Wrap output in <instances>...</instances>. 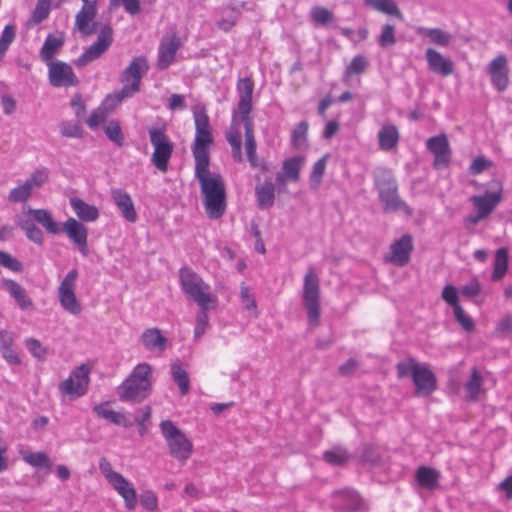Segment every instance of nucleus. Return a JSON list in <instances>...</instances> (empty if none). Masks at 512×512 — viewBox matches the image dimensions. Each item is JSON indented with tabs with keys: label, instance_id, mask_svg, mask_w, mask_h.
Returning a JSON list of instances; mask_svg holds the SVG:
<instances>
[{
	"label": "nucleus",
	"instance_id": "obj_1",
	"mask_svg": "<svg viewBox=\"0 0 512 512\" xmlns=\"http://www.w3.org/2000/svg\"><path fill=\"white\" fill-rule=\"evenodd\" d=\"M209 164H195V177L200 184L203 204L211 219H219L226 211V190L220 174L211 173Z\"/></svg>",
	"mask_w": 512,
	"mask_h": 512
},
{
	"label": "nucleus",
	"instance_id": "obj_2",
	"mask_svg": "<svg viewBox=\"0 0 512 512\" xmlns=\"http://www.w3.org/2000/svg\"><path fill=\"white\" fill-rule=\"evenodd\" d=\"M152 367L140 363L134 367L129 377L117 388L119 399L124 402L140 403L152 390Z\"/></svg>",
	"mask_w": 512,
	"mask_h": 512
},
{
	"label": "nucleus",
	"instance_id": "obj_3",
	"mask_svg": "<svg viewBox=\"0 0 512 512\" xmlns=\"http://www.w3.org/2000/svg\"><path fill=\"white\" fill-rule=\"evenodd\" d=\"M195 123V139L192 145V153L195 164L210 162L209 147L213 144L212 128L209 116L204 106L193 107Z\"/></svg>",
	"mask_w": 512,
	"mask_h": 512
},
{
	"label": "nucleus",
	"instance_id": "obj_4",
	"mask_svg": "<svg viewBox=\"0 0 512 512\" xmlns=\"http://www.w3.org/2000/svg\"><path fill=\"white\" fill-rule=\"evenodd\" d=\"M179 279L181 288L187 298L193 300L199 307L211 304L217 305V298L211 294L210 285L191 268H181Z\"/></svg>",
	"mask_w": 512,
	"mask_h": 512
},
{
	"label": "nucleus",
	"instance_id": "obj_5",
	"mask_svg": "<svg viewBox=\"0 0 512 512\" xmlns=\"http://www.w3.org/2000/svg\"><path fill=\"white\" fill-rule=\"evenodd\" d=\"M253 90L254 84L251 79L242 78L238 81L239 102L236 112L240 115L241 122L243 123L245 135L247 136V149L251 156H253L255 148L254 123L250 117Z\"/></svg>",
	"mask_w": 512,
	"mask_h": 512
},
{
	"label": "nucleus",
	"instance_id": "obj_6",
	"mask_svg": "<svg viewBox=\"0 0 512 512\" xmlns=\"http://www.w3.org/2000/svg\"><path fill=\"white\" fill-rule=\"evenodd\" d=\"M148 69L149 65L146 58H134L121 74L120 81L123 84L122 89L113 96H108L106 103L115 100V104H119L123 99L137 93L140 90L141 78Z\"/></svg>",
	"mask_w": 512,
	"mask_h": 512
},
{
	"label": "nucleus",
	"instance_id": "obj_7",
	"mask_svg": "<svg viewBox=\"0 0 512 512\" xmlns=\"http://www.w3.org/2000/svg\"><path fill=\"white\" fill-rule=\"evenodd\" d=\"M159 426L170 456L185 463L193 453L190 439L171 420H164Z\"/></svg>",
	"mask_w": 512,
	"mask_h": 512
},
{
	"label": "nucleus",
	"instance_id": "obj_8",
	"mask_svg": "<svg viewBox=\"0 0 512 512\" xmlns=\"http://www.w3.org/2000/svg\"><path fill=\"white\" fill-rule=\"evenodd\" d=\"M375 184L386 212L403 211L406 215L412 214L411 208L399 197L397 182L390 173L384 172L378 176Z\"/></svg>",
	"mask_w": 512,
	"mask_h": 512
},
{
	"label": "nucleus",
	"instance_id": "obj_9",
	"mask_svg": "<svg viewBox=\"0 0 512 512\" xmlns=\"http://www.w3.org/2000/svg\"><path fill=\"white\" fill-rule=\"evenodd\" d=\"M302 297L309 324L317 326L320 318V281L313 267L308 268L304 276Z\"/></svg>",
	"mask_w": 512,
	"mask_h": 512
},
{
	"label": "nucleus",
	"instance_id": "obj_10",
	"mask_svg": "<svg viewBox=\"0 0 512 512\" xmlns=\"http://www.w3.org/2000/svg\"><path fill=\"white\" fill-rule=\"evenodd\" d=\"M99 469L110 486L123 498L126 509L134 510L137 505V493L129 480L114 471L106 458L100 459Z\"/></svg>",
	"mask_w": 512,
	"mask_h": 512
},
{
	"label": "nucleus",
	"instance_id": "obj_11",
	"mask_svg": "<svg viewBox=\"0 0 512 512\" xmlns=\"http://www.w3.org/2000/svg\"><path fill=\"white\" fill-rule=\"evenodd\" d=\"M148 133L150 142L154 147L151 161L159 171L166 172L173 153V144L165 134L164 129L151 127L148 129Z\"/></svg>",
	"mask_w": 512,
	"mask_h": 512
},
{
	"label": "nucleus",
	"instance_id": "obj_12",
	"mask_svg": "<svg viewBox=\"0 0 512 512\" xmlns=\"http://www.w3.org/2000/svg\"><path fill=\"white\" fill-rule=\"evenodd\" d=\"M90 369L87 365L82 364L75 368L69 375V377L59 384V392L63 397H67L69 400H75L83 396L89 386Z\"/></svg>",
	"mask_w": 512,
	"mask_h": 512
},
{
	"label": "nucleus",
	"instance_id": "obj_13",
	"mask_svg": "<svg viewBox=\"0 0 512 512\" xmlns=\"http://www.w3.org/2000/svg\"><path fill=\"white\" fill-rule=\"evenodd\" d=\"M77 277V270L72 269L58 287V299L61 307L74 316L79 315L82 311L81 304L75 294Z\"/></svg>",
	"mask_w": 512,
	"mask_h": 512
},
{
	"label": "nucleus",
	"instance_id": "obj_14",
	"mask_svg": "<svg viewBox=\"0 0 512 512\" xmlns=\"http://www.w3.org/2000/svg\"><path fill=\"white\" fill-rule=\"evenodd\" d=\"M113 42V30L109 25H104L99 31L97 41L89 46L77 59L78 66H85L88 63L98 59Z\"/></svg>",
	"mask_w": 512,
	"mask_h": 512
},
{
	"label": "nucleus",
	"instance_id": "obj_15",
	"mask_svg": "<svg viewBox=\"0 0 512 512\" xmlns=\"http://www.w3.org/2000/svg\"><path fill=\"white\" fill-rule=\"evenodd\" d=\"M48 78L53 87H69L78 84V79L72 67L60 60L47 63Z\"/></svg>",
	"mask_w": 512,
	"mask_h": 512
},
{
	"label": "nucleus",
	"instance_id": "obj_16",
	"mask_svg": "<svg viewBox=\"0 0 512 512\" xmlns=\"http://www.w3.org/2000/svg\"><path fill=\"white\" fill-rule=\"evenodd\" d=\"M63 230L67 237L74 243L78 250L86 256L88 254L87 237L88 230L84 224L74 218H68L63 224Z\"/></svg>",
	"mask_w": 512,
	"mask_h": 512
},
{
	"label": "nucleus",
	"instance_id": "obj_17",
	"mask_svg": "<svg viewBox=\"0 0 512 512\" xmlns=\"http://www.w3.org/2000/svg\"><path fill=\"white\" fill-rule=\"evenodd\" d=\"M181 46L180 38L176 33L170 36H164L160 42L158 50L157 66L164 70L174 61L176 52Z\"/></svg>",
	"mask_w": 512,
	"mask_h": 512
},
{
	"label": "nucleus",
	"instance_id": "obj_18",
	"mask_svg": "<svg viewBox=\"0 0 512 512\" xmlns=\"http://www.w3.org/2000/svg\"><path fill=\"white\" fill-rule=\"evenodd\" d=\"M412 380L415 385V393L418 396H429L436 390V377L426 365H420V367L414 371Z\"/></svg>",
	"mask_w": 512,
	"mask_h": 512
},
{
	"label": "nucleus",
	"instance_id": "obj_19",
	"mask_svg": "<svg viewBox=\"0 0 512 512\" xmlns=\"http://www.w3.org/2000/svg\"><path fill=\"white\" fill-rule=\"evenodd\" d=\"M427 148L434 154V166H447L451 159V149L445 134L428 139Z\"/></svg>",
	"mask_w": 512,
	"mask_h": 512
},
{
	"label": "nucleus",
	"instance_id": "obj_20",
	"mask_svg": "<svg viewBox=\"0 0 512 512\" xmlns=\"http://www.w3.org/2000/svg\"><path fill=\"white\" fill-rule=\"evenodd\" d=\"M412 250V237L404 235L391 245L388 260L396 266H405L410 260Z\"/></svg>",
	"mask_w": 512,
	"mask_h": 512
},
{
	"label": "nucleus",
	"instance_id": "obj_21",
	"mask_svg": "<svg viewBox=\"0 0 512 512\" xmlns=\"http://www.w3.org/2000/svg\"><path fill=\"white\" fill-rule=\"evenodd\" d=\"M333 497L337 501L335 508L344 512H356L365 508V503L357 492L344 489L335 491Z\"/></svg>",
	"mask_w": 512,
	"mask_h": 512
},
{
	"label": "nucleus",
	"instance_id": "obj_22",
	"mask_svg": "<svg viewBox=\"0 0 512 512\" xmlns=\"http://www.w3.org/2000/svg\"><path fill=\"white\" fill-rule=\"evenodd\" d=\"M425 59L428 68L443 77H447L454 72V63L451 59L444 57L440 52L433 48H428L425 52Z\"/></svg>",
	"mask_w": 512,
	"mask_h": 512
},
{
	"label": "nucleus",
	"instance_id": "obj_23",
	"mask_svg": "<svg viewBox=\"0 0 512 512\" xmlns=\"http://www.w3.org/2000/svg\"><path fill=\"white\" fill-rule=\"evenodd\" d=\"M492 187L496 188V190L493 192H486L482 196H473L471 198L475 208L486 217L495 209L501 200L502 186L500 182L493 181Z\"/></svg>",
	"mask_w": 512,
	"mask_h": 512
},
{
	"label": "nucleus",
	"instance_id": "obj_24",
	"mask_svg": "<svg viewBox=\"0 0 512 512\" xmlns=\"http://www.w3.org/2000/svg\"><path fill=\"white\" fill-rule=\"evenodd\" d=\"M488 73L491 77L493 85L499 91H503L507 88L509 78L507 60L504 55H499L490 62L488 66Z\"/></svg>",
	"mask_w": 512,
	"mask_h": 512
},
{
	"label": "nucleus",
	"instance_id": "obj_25",
	"mask_svg": "<svg viewBox=\"0 0 512 512\" xmlns=\"http://www.w3.org/2000/svg\"><path fill=\"white\" fill-rule=\"evenodd\" d=\"M239 121L241 122L240 115L237 112L233 113L232 123L226 131V140L232 148V157L236 162L243 161L242 155V136L239 128Z\"/></svg>",
	"mask_w": 512,
	"mask_h": 512
},
{
	"label": "nucleus",
	"instance_id": "obj_26",
	"mask_svg": "<svg viewBox=\"0 0 512 512\" xmlns=\"http://www.w3.org/2000/svg\"><path fill=\"white\" fill-rule=\"evenodd\" d=\"M3 288L13 297L19 308L23 311H32L34 304L26 290L12 279H3Z\"/></svg>",
	"mask_w": 512,
	"mask_h": 512
},
{
	"label": "nucleus",
	"instance_id": "obj_27",
	"mask_svg": "<svg viewBox=\"0 0 512 512\" xmlns=\"http://www.w3.org/2000/svg\"><path fill=\"white\" fill-rule=\"evenodd\" d=\"M97 7L82 6L75 17V26L79 32L84 35H92L96 32L97 23L94 22Z\"/></svg>",
	"mask_w": 512,
	"mask_h": 512
},
{
	"label": "nucleus",
	"instance_id": "obj_28",
	"mask_svg": "<svg viewBox=\"0 0 512 512\" xmlns=\"http://www.w3.org/2000/svg\"><path fill=\"white\" fill-rule=\"evenodd\" d=\"M111 195L122 216L130 223L136 222L137 213L131 196L121 189H113Z\"/></svg>",
	"mask_w": 512,
	"mask_h": 512
},
{
	"label": "nucleus",
	"instance_id": "obj_29",
	"mask_svg": "<svg viewBox=\"0 0 512 512\" xmlns=\"http://www.w3.org/2000/svg\"><path fill=\"white\" fill-rule=\"evenodd\" d=\"M143 347L148 351L162 352L167 347V338L158 328H148L140 336Z\"/></svg>",
	"mask_w": 512,
	"mask_h": 512
},
{
	"label": "nucleus",
	"instance_id": "obj_30",
	"mask_svg": "<svg viewBox=\"0 0 512 512\" xmlns=\"http://www.w3.org/2000/svg\"><path fill=\"white\" fill-rule=\"evenodd\" d=\"M415 32L422 38H427L431 43L446 47L453 40L452 34L440 28L415 27Z\"/></svg>",
	"mask_w": 512,
	"mask_h": 512
},
{
	"label": "nucleus",
	"instance_id": "obj_31",
	"mask_svg": "<svg viewBox=\"0 0 512 512\" xmlns=\"http://www.w3.org/2000/svg\"><path fill=\"white\" fill-rule=\"evenodd\" d=\"M70 205L77 217L84 222L96 221L99 210L96 206L86 203L84 200L74 197L70 199Z\"/></svg>",
	"mask_w": 512,
	"mask_h": 512
},
{
	"label": "nucleus",
	"instance_id": "obj_32",
	"mask_svg": "<svg viewBox=\"0 0 512 512\" xmlns=\"http://www.w3.org/2000/svg\"><path fill=\"white\" fill-rule=\"evenodd\" d=\"M64 45V37L60 35L49 34L40 50L41 59L47 64L53 62L54 56Z\"/></svg>",
	"mask_w": 512,
	"mask_h": 512
},
{
	"label": "nucleus",
	"instance_id": "obj_33",
	"mask_svg": "<svg viewBox=\"0 0 512 512\" xmlns=\"http://www.w3.org/2000/svg\"><path fill=\"white\" fill-rule=\"evenodd\" d=\"M255 195L259 208L268 209L274 205L275 186L271 180H266L255 188Z\"/></svg>",
	"mask_w": 512,
	"mask_h": 512
},
{
	"label": "nucleus",
	"instance_id": "obj_34",
	"mask_svg": "<svg viewBox=\"0 0 512 512\" xmlns=\"http://www.w3.org/2000/svg\"><path fill=\"white\" fill-rule=\"evenodd\" d=\"M27 213L33 217L47 232L57 234L60 232L59 225L54 221L51 213L46 209L29 208Z\"/></svg>",
	"mask_w": 512,
	"mask_h": 512
},
{
	"label": "nucleus",
	"instance_id": "obj_35",
	"mask_svg": "<svg viewBox=\"0 0 512 512\" xmlns=\"http://www.w3.org/2000/svg\"><path fill=\"white\" fill-rule=\"evenodd\" d=\"M483 376L477 367H472L470 378L465 383L466 399L476 402L479 400L482 391Z\"/></svg>",
	"mask_w": 512,
	"mask_h": 512
},
{
	"label": "nucleus",
	"instance_id": "obj_36",
	"mask_svg": "<svg viewBox=\"0 0 512 512\" xmlns=\"http://www.w3.org/2000/svg\"><path fill=\"white\" fill-rule=\"evenodd\" d=\"M439 479L440 472L431 467L421 466L416 471V480L422 488L435 489L438 486Z\"/></svg>",
	"mask_w": 512,
	"mask_h": 512
},
{
	"label": "nucleus",
	"instance_id": "obj_37",
	"mask_svg": "<svg viewBox=\"0 0 512 512\" xmlns=\"http://www.w3.org/2000/svg\"><path fill=\"white\" fill-rule=\"evenodd\" d=\"M379 146L382 150L389 151L394 148L399 140L398 129L394 125H385L378 133Z\"/></svg>",
	"mask_w": 512,
	"mask_h": 512
},
{
	"label": "nucleus",
	"instance_id": "obj_38",
	"mask_svg": "<svg viewBox=\"0 0 512 512\" xmlns=\"http://www.w3.org/2000/svg\"><path fill=\"white\" fill-rule=\"evenodd\" d=\"M363 3L378 12L395 16L398 19L403 18L395 0H363Z\"/></svg>",
	"mask_w": 512,
	"mask_h": 512
},
{
	"label": "nucleus",
	"instance_id": "obj_39",
	"mask_svg": "<svg viewBox=\"0 0 512 512\" xmlns=\"http://www.w3.org/2000/svg\"><path fill=\"white\" fill-rule=\"evenodd\" d=\"M308 130L309 123L307 121H301L298 123L291 134V144L298 150H304L308 147Z\"/></svg>",
	"mask_w": 512,
	"mask_h": 512
},
{
	"label": "nucleus",
	"instance_id": "obj_40",
	"mask_svg": "<svg viewBox=\"0 0 512 512\" xmlns=\"http://www.w3.org/2000/svg\"><path fill=\"white\" fill-rule=\"evenodd\" d=\"M171 375L179 387L180 393L186 395L189 391V377L179 360L171 364Z\"/></svg>",
	"mask_w": 512,
	"mask_h": 512
},
{
	"label": "nucleus",
	"instance_id": "obj_41",
	"mask_svg": "<svg viewBox=\"0 0 512 512\" xmlns=\"http://www.w3.org/2000/svg\"><path fill=\"white\" fill-rule=\"evenodd\" d=\"M508 269V250L504 247L499 248L495 254L494 270L492 280L499 281L503 278Z\"/></svg>",
	"mask_w": 512,
	"mask_h": 512
},
{
	"label": "nucleus",
	"instance_id": "obj_42",
	"mask_svg": "<svg viewBox=\"0 0 512 512\" xmlns=\"http://www.w3.org/2000/svg\"><path fill=\"white\" fill-rule=\"evenodd\" d=\"M217 305H205L204 307H199V311L196 315V323L194 328V338L196 340L200 339L204 333L206 332L207 327L209 326V309H215Z\"/></svg>",
	"mask_w": 512,
	"mask_h": 512
},
{
	"label": "nucleus",
	"instance_id": "obj_43",
	"mask_svg": "<svg viewBox=\"0 0 512 512\" xmlns=\"http://www.w3.org/2000/svg\"><path fill=\"white\" fill-rule=\"evenodd\" d=\"M303 161V157H293L283 162L282 172L286 175L287 180L293 182L299 180V173Z\"/></svg>",
	"mask_w": 512,
	"mask_h": 512
},
{
	"label": "nucleus",
	"instance_id": "obj_44",
	"mask_svg": "<svg viewBox=\"0 0 512 512\" xmlns=\"http://www.w3.org/2000/svg\"><path fill=\"white\" fill-rule=\"evenodd\" d=\"M104 132L107 138L115 143L118 147L124 145V136L120 124L116 120L109 121L104 127Z\"/></svg>",
	"mask_w": 512,
	"mask_h": 512
},
{
	"label": "nucleus",
	"instance_id": "obj_45",
	"mask_svg": "<svg viewBox=\"0 0 512 512\" xmlns=\"http://www.w3.org/2000/svg\"><path fill=\"white\" fill-rule=\"evenodd\" d=\"M22 458L26 463L33 467H51L50 459L44 452H24L22 453Z\"/></svg>",
	"mask_w": 512,
	"mask_h": 512
},
{
	"label": "nucleus",
	"instance_id": "obj_46",
	"mask_svg": "<svg viewBox=\"0 0 512 512\" xmlns=\"http://www.w3.org/2000/svg\"><path fill=\"white\" fill-rule=\"evenodd\" d=\"M420 365L421 364H419L413 357H408L398 362L396 365L398 378H405L408 376H411L413 378L414 371L417 370L420 367Z\"/></svg>",
	"mask_w": 512,
	"mask_h": 512
},
{
	"label": "nucleus",
	"instance_id": "obj_47",
	"mask_svg": "<svg viewBox=\"0 0 512 512\" xmlns=\"http://www.w3.org/2000/svg\"><path fill=\"white\" fill-rule=\"evenodd\" d=\"M240 299L244 308L248 311H251L253 316L257 318L258 310L254 294L251 292V289L244 284L240 287Z\"/></svg>",
	"mask_w": 512,
	"mask_h": 512
},
{
	"label": "nucleus",
	"instance_id": "obj_48",
	"mask_svg": "<svg viewBox=\"0 0 512 512\" xmlns=\"http://www.w3.org/2000/svg\"><path fill=\"white\" fill-rule=\"evenodd\" d=\"M48 180V172L46 169L35 170L24 183L33 193L34 190L40 188Z\"/></svg>",
	"mask_w": 512,
	"mask_h": 512
},
{
	"label": "nucleus",
	"instance_id": "obj_49",
	"mask_svg": "<svg viewBox=\"0 0 512 512\" xmlns=\"http://www.w3.org/2000/svg\"><path fill=\"white\" fill-rule=\"evenodd\" d=\"M50 9V0H38L31 16V22L34 24H39L45 20L50 13Z\"/></svg>",
	"mask_w": 512,
	"mask_h": 512
},
{
	"label": "nucleus",
	"instance_id": "obj_50",
	"mask_svg": "<svg viewBox=\"0 0 512 512\" xmlns=\"http://www.w3.org/2000/svg\"><path fill=\"white\" fill-rule=\"evenodd\" d=\"M348 459L347 451L341 447H335L324 453V460L332 465H343Z\"/></svg>",
	"mask_w": 512,
	"mask_h": 512
},
{
	"label": "nucleus",
	"instance_id": "obj_51",
	"mask_svg": "<svg viewBox=\"0 0 512 512\" xmlns=\"http://www.w3.org/2000/svg\"><path fill=\"white\" fill-rule=\"evenodd\" d=\"M396 43L395 26L392 24H385L381 33L378 36V44L382 48H389Z\"/></svg>",
	"mask_w": 512,
	"mask_h": 512
},
{
	"label": "nucleus",
	"instance_id": "obj_52",
	"mask_svg": "<svg viewBox=\"0 0 512 512\" xmlns=\"http://www.w3.org/2000/svg\"><path fill=\"white\" fill-rule=\"evenodd\" d=\"M31 195L32 192L29 190L26 184L23 183L10 190L8 194V200L12 203H24L29 200Z\"/></svg>",
	"mask_w": 512,
	"mask_h": 512
},
{
	"label": "nucleus",
	"instance_id": "obj_53",
	"mask_svg": "<svg viewBox=\"0 0 512 512\" xmlns=\"http://www.w3.org/2000/svg\"><path fill=\"white\" fill-rule=\"evenodd\" d=\"M93 411L97 417L106 419L111 423L116 424L121 422V413L107 408V403L96 405Z\"/></svg>",
	"mask_w": 512,
	"mask_h": 512
},
{
	"label": "nucleus",
	"instance_id": "obj_54",
	"mask_svg": "<svg viewBox=\"0 0 512 512\" xmlns=\"http://www.w3.org/2000/svg\"><path fill=\"white\" fill-rule=\"evenodd\" d=\"M16 36V29L13 25H7L5 26L1 37H0V59L3 58L7 50L9 49V46L14 41Z\"/></svg>",
	"mask_w": 512,
	"mask_h": 512
},
{
	"label": "nucleus",
	"instance_id": "obj_55",
	"mask_svg": "<svg viewBox=\"0 0 512 512\" xmlns=\"http://www.w3.org/2000/svg\"><path fill=\"white\" fill-rule=\"evenodd\" d=\"M60 133L68 138H81L83 136V128L79 122L64 121L60 124Z\"/></svg>",
	"mask_w": 512,
	"mask_h": 512
},
{
	"label": "nucleus",
	"instance_id": "obj_56",
	"mask_svg": "<svg viewBox=\"0 0 512 512\" xmlns=\"http://www.w3.org/2000/svg\"><path fill=\"white\" fill-rule=\"evenodd\" d=\"M25 346L29 352L39 361H44L47 355L46 348L35 338H28L25 341Z\"/></svg>",
	"mask_w": 512,
	"mask_h": 512
},
{
	"label": "nucleus",
	"instance_id": "obj_57",
	"mask_svg": "<svg viewBox=\"0 0 512 512\" xmlns=\"http://www.w3.org/2000/svg\"><path fill=\"white\" fill-rule=\"evenodd\" d=\"M0 266L13 272H21L23 270V265L19 260L2 250H0Z\"/></svg>",
	"mask_w": 512,
	"mask_h": 512
},
{
	"label": "nucleus",
	"instance_id": "obj_58",
	"mask_svg": "<svg viewBox=\"0 0 512 512\" xmlns=\"http://www.w3.org/2000/svg\"><path fill=\"white\" fill-rule=\"evenodd\" d=\"M494 334L497 337H507L512 334V316L510 314L504 315L496 323Z\"/></svg>",
	"mask_w": 512,
	"mask_h": 512
},
{
	"label": "nucleus",
	"instance_id": "obj_59",
	"mask_svg": "<svg viewBox=\"0 0 512 512\" xmlns=\"http://www.w3.org/2000/svg\"><path fill=\"white\" fill-rule=\"evenodd\" d=\"M312 20L319 25H327L333 20V14L324 7H314L311 10Z\"/></svg>",
	"mask_w": 512,
	"mask_h": 512
},
{
	"label": "nucleus",
	"instance_id": "obj_60",
	"mask_svg": "<svg viewBox=\"0 0 512 512\" xmlns=\"http://www.w3.org/2000/svg\"><path fill=\"white\" fill-rule=\"evenodd\" d=\"M454 311V316L458 324L467 332H472L475 328L473 320L465 314L461 306H457Z\"/></svg>",
	"mask_w": 512,
	"mask_h": 512
},
{
	"label": "nucleus",
	"instance_id": "obj_61",
	"mask_svg": "<svg viewBox=\"0 0 512 512\" xmlns=\"http://www.w3.org/2000/svg\"><path fill=\"white\" fill-rule=\"evenodd\" d=\"M368 63L363 56H356L352 59L349 66L346 68L345 74L347 76L354 74H361L365 71Z\"/></svg>",
	"mask_w": 512,
	"mask_h": 512
},
{
	"label": "nucleus",
	"instance_id": "obj_62",
	"mask_svg": "<svg viewBox=\"0 0 512 512\" xmlns=\"http://www.w3.org/2000/svg\"><path fill=\"white\" fill-rule=\"evenodd\" d=\"M327 158L328 155L323 156L313 166L310 179L311 182L315 183L316 185L321 182L322 176L325 172Z\"/></svg>",
	"mask_w": 512,
	"mask_h": 512
},
{
	"label": "nucleus",
	"instance_id": "obj_63",
	"mask_svg": "<svg viewBox=\"0 0 512 512\" xmlns=\"http://www.w3.org/2000/svg\"><path fill=\"white\" fill-rule=\"evenodd\" d=\"M107 117V111L104 107H98L92 112L86 123L91 129H96Z\"/></svg>",
	"mask_w": 512,
	"mask_h": 512
},
{
	"label": "nucleus",
	"instance_id": "obj_64",
	"mask_svg": "<svg viewBox=\"0 0 512 512\" xmlns=\"http://www.w3.org/2000/svg\"><path fill=\"white\" fill-rule=\"evenodd\" d=\"M442 299L455 309L458 304V291L453 285H446L442 290Z\"/></svg>",
	"mask_w": 512,
	"mask_h": 512
}]
</instances>
